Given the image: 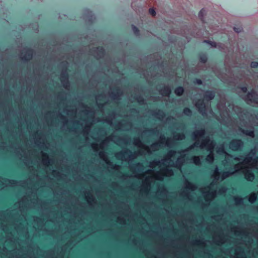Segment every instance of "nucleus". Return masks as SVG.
I'll list each match as a JSON object with an SVG mask.
<instances>
[{"label":"nucleus","instance_id":"f257e3e1","mask_svg":"<svg viewBox=\"0 0 258 258\" xmlns=\"http://www.w3.org/2000/svg\"><path fill=\"white\" fill-rule=\"evenodd\" d=\"M243 162H241L234 165V168L235 170L232 171L234 174L236 173L241 172L243 174L245 179L248 181H252L255 178L254 173L249 169V166H244Z\"/></svg>","mask_w":258,"mask_h":258},{"label":"nucleus","instance_id":"f03ea898","mask_svg":"<svg viewBox=\"0 0 258 258\" xmlns=\"http://www.w3.org/2000/svg\"><path fill=\"white\" fill-rule=\"evenodd\" d=\"M115 157L119 160L128 161L135 159L137 156V153H132L129 150L121 151L115 154Z\"/></svg>","mask_w":258,"mask_h":258},{"label":"nucleus","instance_id":"7ed1b4c3","mask_svg":"<svg viewBox=\"0 0 258 258\" xmlns=\"http://www.w3.org/2000/svg\"><path fill=\"white\" fill-rule=\"evenodd\" d=\"M173 175V171L171 169L166 167L162 168L160 171L155 173L153 177L158 180H162L163 177H170Z\"/></svg>","mask_w":258,"mask_h":258},{"label":"nucleus","instance_id":"20e7f679","mask_svg":"<svg viewBox=\"0 0 258 258\" xmlns=\"http://www.w3.org/2000/svg\"><path fill=\"white\" fill-rule=\"evenodd\" d=\"M242 98L248 104L258 105V95L253 90Z\"/></svg>","mask_w":258,"mask_h":258},{"label":"nucleus","instance_id":"39448f33","mask_svg":"<svg viewBox=\"0 0 258 258\" xmlns=\"http://www.w3.org/2000/svg\"><path fill=\"white\" fill-rule=\"evenodd\" d=\"M243 142L240 139H233L229 143V148L233 151H241L243 147Z\"/></svg>","mask_w":258,"mask_h":258},{"label":"nucleus","instance_id":"423d86ee","mask_svg":"<svg viewBox=\"0 0 258 258\" xmlns=\"http://www.w3.org/2000/svg\"><path fill=\"white\" fill-rule=\"evenodd\" d=\"M195 106L199 112L203 115L207 114L208 111V105L206 104L203 100L199 99L195 103Z\"/></svg>","mask_w":258,"mask_h":258},{"label":"nucleus","instance_id":"0eeeda50","mask_svg":"<svg viewBox=\"0 0 258 258\" xmlns=\"http://www.w3.org/2000/svg\"><path fill=\"white\" fill-rule=\"evenodd\" d=\"M206 134V131L204 128H202L199 130L196 131L192 133L193 140L196 141H199L198 139L204 137Z\"/></svg>","mask_w":258,"mask_h":258},{"label":"nucleus","instance_id":"6e6552de","mask_svg":"<svg viewBox=\"0 0 258 258\" xmlns=\"http://www.w3.org/2000/svg\"><path fill=\"white\" fill-rule=\"evenodd\" d=\"M42 161L43 165L48 167L51 164V159L49 157L48 155L43 152H41Z\"/></svg>","mask_w":258,"mask_h":258},{"label":"nucleus","instance_id":"1a4fd4ad","mask_svg":"<svg viewBox=\"0 0 258 258\" xmlns=\"http://www.w3.org/2000/svg\"><path fill=\"white\" fill-rule=\"evenodd\" d=\"M110 95L112 99L119 100L122 95V92L119 89H116L115 90L111 91Z\"/></svg>","mask_w":258,"mask_h":258},{"label":"nucleus","instance_id":"9d476101","mask_svg":"<svg viewBox=\"0 0 258 258\" xmlns=\"http://www.w3.org/2000/svg\"><path fill=\"white\" fill-rule=\"evenodd\" d=\"M217 192L216 190L208 191L205 193V198L206 201H210L213 200L216 196Z\"/></svg>","mask_w":258,"mask_h":258},{"label":"nucleus","instance_id":"9b49d317","mask_svg":"<svg viewBox=\"0 0 258 258\" xmlns=\"http://www.w3.org/2000/svg\"><path fill=\"white\" fill-rule=\"evenodd\" d=\"M98 155L100 159L103 160L107 164L109 165L112 164L111 162L109 160L106 153L104 151L101 150L99 152Z\"/></svg>","mask_w":258,"mask_h":258},{"label":"nucleus","instance_id":"f8f14e48","mask_svg":"<svg viewBox=\"0 0 258 258\" xmlns=\"http://www.w3.org/2000/svg\"><path fill=\"white\" fill-rule=\"evenodd\" d=\"M95 57L97 59L103 58L105 54L104 49L102 47H98L96 48Z\"/></svg>","mask_w":258,"mask_h":258},{"label":"nucleus","instance_id":"ddd939ff","mask_svg":"<svg viewBox=\"0 0 258 258\" xmlns=\"http://www.w3.org/2000/svg\"><path fill=\"white\" fill-rule=\"evenodd\" d=\"M176 153V152L175 150L169 151L166 154L165 157L162 160V162L170 161L171 159L175 156Z\"/></svg>","mask_w":258,"mask_h":258},{"label":"nucleus","instance_id":"4468645a","mask_svg":"<svg viewBox=\"0 0 258 258\" xmlns=\"http://www.w3.org/2000/svg\"><path fill=\"white\" fill-rule=\"evenodd\" d=\"M171 89L169 86H164L160 91V93L164 96L169 97L171 94Z\"/></svg>","mask_w":258,"mask_h":258},{"label":"nucleus","instance_id":"2eb2a0df","mask_svg":"<svg viewBox=\"0 0 258 258\" xmlns=\"http://www.w3.org/2000/svg\"><path fill=\"white\" fill-rule=\"evenodd\" d=\"M33 52L30 49H27L25 51V54L23 55L22 54V59L24 60H29L32 57Z\"/></svg>","mask_w":258,"mask_h":258},{"label":"nucleus","instance_id":"dca6fc26","mask_svg":"<svg viewBox=\"0 0 258 258\" xmlns=\"http://www.w3.org/2000/svg\"><path fill=\"white\" fill-rule=\"evenodd\" d=\"M215 96V93L213 91H207L205 93L204 98L208 101L212 100Z\"/></svg>","mask_w":258,"mask_h":258},{"label":"nucleus","instance_id":"f3484780","mask_svg":"<svg viewBox=\"0 0 258 258\" xmlns=\"http://www.w3.org/2000/svg\"><path fill=\"white\" fill-rule=\"evenodd\" d=\"M185 188L191 191H195L197 189V186L192 183L186 180L184 183Z\"/></svg>","mask_w":258,"mask_h":258},{"label":"nucleus","instance_id":"a211bd4d","mask_svg":"<svg viewBox=\"0 0 258 258\" xmlns=\"http://www.w3.org/2000/svg\"><path fill=\"white\" fill-rule=\"evenodd\" d=\"M211 140H210L209 137H206L205 139L203 140L201 144L199 143V147L201 149H204L206 148L207 145L211 142Z\"/></svg>","mask_w":258,"mask_h":258},{"label":"nucleus","instance_id":"6ab92c4d","mask_svg":"<svg viewBox=\"0 0 258 258\" xmlns=\"http://www.w3.org/2000/svg\"><path fill=\"white\" fill-rule=\"evenodd\" d=\"M85 199L89 205H91L92 203H95V199L91 193H87L85 196Z\"/></svg>","mask_w":258,"mask_h":258},{"label":"nucleus","instance_id":"aec40b11","mask_svg":"<svg viewBox=\"0 0 258 258\" xmlns=\"http://www.w3.org/2000/svg\"><path fill=\"white\" fill-rule=\"evenodd\" d=\"M112 140V137L111 136L107 137L99 144V148L102 150L104 149L105 146L107 145V143L109 141Z\"/></svg>","mask_w":258,"mask_h":258},{"label":"nucleus","instance_id":"412c9836","mask_svg":"<svg viewBox=\"0 0 258 258\" xmlns=\"http://www.w3.org/2000/svg\"><path fill=\"white\" fill-rule=\"evenodd\" d=\"M202 157L199 156H195L191 158L192 162L197 166H201L202 164L201 158Z\"/></svg>","mask_w":258,"mask_h":258},{"label":"nucleus","instance_id":"4be33fe9","mask_svg":"<svg viewBox=\"0 0 258 258\" xmlns=\"http://www.w3.org/2000/svg\"><path fill=\"white\" fill-rule=\"evenodd\" d=\"M159 143V144H165L166 146H169L170 145V139H165V137L162 135L160 137V140L158 142Z\"/></svg>","mask_w":258,"mask_h":258},{"label":"nucleus","instance_id":"5701e85b","mask_svg":"<svg viewBox=\"0 0 258 258\" xmlns=\"http://www.w3.org/2000/svg\"><path fill=\"white\" fill-rule=\"evenodd\" d=\"M253 160V157L249 154H247L242 161L244 165H248L250 166V164Z\"/></svg>","mask_w":258,"mask_h":258},{"label":"nucleus","instance_id":"b1692460","mask_svg":"<svg viewBox=\"0 0 258 258\" xmlns=\"http://www.w3.org/2000/svg\"><path fill=\"white\" fill-rule=\"evenodd\" d=\"M234 174V172H230L229 171H224L222 173L221 176L220 177V179L223 180L226 178L233 175Z\"/></svg>","mask_w":258,"mask_h":258},{"label":"nucleus","instance_id":"393cba45","mask_svg":"<svg viewBox=\"0 0 258 258\" xmlns=\"http://www.w3.org/2000/svg\"><path fill=\"white\" fill-rule=\"evenodd\" d=\"M61 83L63 84V86L67 88L69 86V83L68 81V77L67 75L64 74H62L61 75Z\"/></svg>","mask_w":258,"mask_h":258},{"label":"nucleus","instance_id":"a878e982","mask_svg":"<svg viewBox=\"0 0 258 258\" xmlns=\"http://www.w3.org/2000/svg\"><path fill=\"white\" fill-rule=\"evenodd\" d=\"M235 258H246L245 254L243 250L236 249L235 252Z\"/></svg>","mask_w":258,"mask_h":258},{"label":"nucleus","instance_id":"bb28decb","mask_svg":"<svg viewBox=\"0 0 258 258\" xmlns=\"http://www.w3.org/2000/svg\"><path fill=\"white\" fill-rule=\"evenodd\" d=\"M221 173L219 171V169L217 167H216L214 171L213 174L212 175V177L216 180H219L220 179Z\"/></svg>","mask_w":258,"mask_h":258},{"label":"nucleus","instance_id":"cd10ccee","mask_svg":"<svg viewBox=\"0 0 258 258\" xmlns=\"http://www.w3.org/2000/svg\"><path fill=\"white\" fill-rule=\"evenodd\" d=\"M216 144L214 141H211L208 145L205 148L210 152H213Z\"/></svg>","mask_w":258,"mask_h":258},{"label":"nucleus","instance_id":"c85d7f7f","mask_svg":"<svg viewBox=\"0 0 258 258\" xmlns=\"http://www.w3.org/2000/svg\"><path fill=\"white\" fill-rule=\"evenodd\" d=\"M183 165V161L182 160L181 157L178 158L177 161H176V163L175 164H173L172 165H171L170 166L171 167H175L177 168H180L181 166Z\"/></svg>","mask_w":258,"mask_h":258},{"label":"nucleus","instance_id":"c756f323","mask_svg":"<svg viewBox=\"0 0 258 258\" xmlns=\"http://www.w3.org/2000/svg\"><path fill=\"white\" fill-rule=\"evenodd\" d=\"M154 115L159 119H162L165 117V114L163 111L161 110H157L154 112Z\"/></svg>","mask_w":258,"mask_h":258},{"label":"nucleus","instance_id":"7c9ffc66","mask_svg":"<svg viewBox=\"0 0 258 258\" xmlns=\"http://www.w3.org/2000/svg\"><path fill=\"white\" fill-rule=\"evenodd\" d=\"M257 199V195L255 193H251L248 197V201L250 203H254Z\"/></svg>","mask_w":258,"mask_h":258},{"label":"nucleus","instance_id":"2f4dec72","mask_svg":"<svg viewBox=\"0 0 258 258\" xmlns=\"http://www.w3.org/2000/svg\"><path fill=\"white\" fill-rule=\"evenodd\" d=\"M133 144L135 146L141 148L143 145L144 144L142 141L139 138H135L134 139Z\"/></svg>","mask_w":258,"mask_h":258},{"label":"nucleus","instance_id":"473e14b6","mask_svg":"<svg viewBox=\"0 0 258 258\" xmlns=\"http://www.w3.org/2000/svg\"><path fill=\"white\" fill-rule=\"evenodd\" d=\"M206 160L210 164H212L214 161V156L213 152H210L206 158Z\"/></svg>","mask_w":258,"mask_h":258},{"label":"nucleus","instance_id":"72a5a7b5","mask_svg":"<svg viewBox=\"0 0 258 258\" xmlns=\"http://www.w3.org/2000/svg\"><path fill=\"white\" fill-rule=\"evenodd\" d=\"M161 164H164V163H163L162 161H153L150 163L149 167L150 168H153L157 166H159Z\"/></svg>","mask_w":258,"mask_h":258},{"label":"nucleus","instance_id":"f704fd0d","mask_svg":"<svg viewBox=\"0 0 258 258\" xmlns=\"http://www.w3.org/2000/svg\"><path fill=\"white\" fill-rule=\"evenodd\" d=\"M185 135L183 133H177L174 135V139L175 140H183L185 139Z\"/></svg>","mask_w":258,"mask_h":258},{"label":"nucleus","instance_id":"c9c22d12","mask_svg":"<svg viewBox=\"0 0 258 258\" xmlns=\"http://www.w3.org/2000/svg\"><path fill=\"white\" fill-rule=\"evenodd\" d=\"M150 186V184L149 182L147 181V179H146V181L143 185V191L145 193L147 194L149 192V188Z\"/></svg>","mask_w":258,"mask_h":258},{"label":"nucleus","instance_id":"e433bc0d","mask_svg":"<svg viewBox=\"0 0 258 258\" xmlns=\"http://www.w3.org/2000/svg\"><path fill=\"white\" fill-rule=\"evenodd\" d=\"M198 146H199V141H197L195 142V143L194 144L190 145L187 149L182 151L181 152H188V151H190V150H192L193 149H194L195 147H198Z\"/></svg>","mask_w":258,"mask_h":258},{"label":"nucleus","instance_id":"4c0bfd02","mask_svg":"<svg viewBox=\"0 0 258 258\" xmlns=\"http://www.w3.org/2000/svg\"><path fill=\"white\" fill-rule=\"evenodd\" d=\"M257 165H258V157H255L254 158L253 157L252 161L250 164V167H249V169L252 168H256V166H257Z\"/></svg>","mask_w":258,"mask_h":258},{"label":"nucleus","instance_id":"58836bf2","mask_svg":"<svg viewBox=\"0 0 258 258\" xmlns=\"http://www.w3.org/2000/svg\"><path fill=\"white\" fill-rule=\"evenodd\" d=\"M184 92V89L182 87H178L175 89L174 92L177 96H181Z\"/></svg>","mask_w":258,"mask_h":258},{"label":"nucleus","instance_id":"ea45409f","mask_svg":"<svg viewBox=\"0 0 258 258\" xmlns=\"http://www.w3.org/2000/svg\"><path fill=\"white\" fill-rule=\"evenodd\" d=\"M160 144L159 142H155L151 145L150 148L153 151H157L159 149Z\"/></svg>","mask_w":258,"mask_h":258},{"label":"nucleus","instance_id":"a19ab883","mask_svg":"<svg viewBox=\"0 0 258 258\" xmlns=\"http://www.w3.org/2000/svg\"><path fill=\"white\" fill-rule=\"evenodd\" d=\"M218 239L216 240V243L218 245H221L225 242V240L224 237L221 235H219L218 236Z\"/></svg>","mask_w":258,"mask_h":258},{"label":"nucleus","instance_id":"79ce46f5","mask_svg":"<svg viewBox=\"0 0 258 258\" xmlns=\"http://www.w3.org/2000/svg\"><path fill=\"white\" fill-rule=\"evenodd\" d=\"M231 231L236 235L244 234L243 231L238 230V228L237 227H233L231 228Z\"/></svg>","mask_w":258,"mask_h":258},{"label":"nucleus","instance_id":"37998d69","mask_svg":"<svg viewBox=\"0 0 258 258\" xmlns=\"http://www.w3.org/2000/svg\"><path fill=\"white\" fill-rule=\"evenodd\" d=\"M242 132L243 134L250 137L253 138L254 137V133L253 131H247L243 130Z\"/></svg>","mask_w":258,"mask_h":258},{"label":"nucleus","instance_id":"c03bdc74","mask_svg":"<svg viewBox=\"0 0 258 258\" xmlns=\"http://www.w3.org/2000/svg\"><path fill=\"white\" fill-rule=\"evenodd\" d=\"M217 152L218 153H224L226 154L227 155L231 156V155H229L228 153H226L223 145H221L218 148Z\"/></svg>","mask_w":258,"mask_h":258},{"label":"nucleus","instance_id":"a18cd8bd","mask_svg":"<svg viewBox=\"0 0 258 258\" xmlns=\"http://www.w3.org/2000/svg\"><path fill=\"white\" fill-rule=\"evenodd\" d=\"M194 244L195 245H196L198 246H205V242L201 240H199V239H197V240H195L194 242Z\"/></svg>","mask_w":258,"mask_h":258},{"label":"nucleus","instance_id":"49530a36","mask_svg":"<svg viewBox=\"0 0 258 258\" xmlns=\"http://www.w3.org/2000/svg\"><path fill=\"white\" fill-rule=\"evenodd\" d=\"M234 201L236 205H240L242 204L243 203V199L240 197H235L234 198Z\"/></svg>","mask_w":258,"mask_h":258},{"label":"nucleus","instance_id":"de8ad7c7","mask_svg":"<svg viewBox=\"0 0 258 258\" xmlns=\"http://www.w3.org/2000/svg\"><path fill=\"white\" fill-rule=\"evenodd\" d=\"M183 113L185 115H187V116H190L191 115V110L188 108V107H185L184 108L183 110Z\"/></svg>","mask_w":258,"mask_h":258},{"label":"nucleus","instance_id":"09e8293b","mask_svg":"<svg viewBox=\"0 0 258 258\" xmlns=\"http://www.w3.org/2000/svg\"><path fill=\"white\" fill-rule=\"evenodd\" d=\"M91 147L93 149V150L95 151V152H98L99 151V149H100L99 148V144H96V143H93L91 145Z\"/></svg>","mask_w":258,"mask_h":258},{"label":"nucleus","instance_id":"8fccbe9b","mask_svg":"<svg viewBox=\"0 0 258 258\" xmlns=\"http://www.w3.org/2000/svg\"><path fill=\"white\" fill-rule=\"evenodd\" d=\"M142 149H144L148 153H151V148L148 146H146L144 144L141 147Z\"/></svg>","mask_w":258,"mask_h":258},{"label":"nucleus","instance_id":"3c124183","mask_svg":"<svg viewBox=\"0 0 258 258\" xmlns=\"http://www.w3.org/2000/svg\"><path fill=\"white\" fill-rule=\"evenodd\" d=\"M205 13H206V10L204 9H203L200 11V12L199 14V16L201 18V19L202 21H203V17H204V15H205Z\"/></svg>","mask_w":258,"mask_h":258},{"label":"nucleus","instance_id":"603ef678","mask_svg":"<svg viewBox=\"0 0 258 258\" xmlns=\"http://www.w3.org/2000/svg\"><path fill=\"white\" fill-rule=\"evenodd\" d=\"M117 222L120 224H125V219L121 217H118L117 218Z\"/></svg>","mask_w":258,"mask_h":258},{"label":"nucleus","instance_id":"864d4df0","mask_svg":"<svg viewBox=\"0 0 258 258\" xmlns=\"http://www.w3.org/2000/svg\"><path fill=\"white\" fill-rule=\"evenodd\" d=\"M132 30L136 35L139 34V30L136 26H132Z\"/></svg>","mask_w":258,"mask_h":258},{"label":"nucleus","instance_id":"5fc2aeb1","mask_svg":"<svg viewBox=\"0 0 258 258\" xmlns=\"http://www.w3.org/2000/svg\"><path fill=\"white\" fill-rule=\"evenodd\" d=\"M149 14L151 15H152V16H155L156 15V12H155V10L153 8H150L149 10Z\"/></svg>","mask_w":258,"mask_h":258},{"label":"nucleus","instance_id":"6e6d98bb","mask_svg":"<svg viewBox=\"0 0 258 258\" xmlns=\"http://www.w3.org/2000/svg\"><path fill=\"white\" fill-rule=\"evenodd\" d=\"M250 67L253 68H257L258 67V62L255 61L251 62Z\"/></svg>","mask_w":258,"mask_h":258},{"label":"nucleus","instance_id":"4d7b16f0","mask_svg":"<svg viewBox=\"0 0 258 258\" xmlns=\"http://www.w3.org/2000/svg\"><path fill=\"white\" fill-rule=\"evenodd\" d=\"M207 57L205 55L202 56L200 57V60L202 62L205 63L207 61Z\"/></svg>","mask_w":258,"mask_h":258},{"label":"nucleus","instance_id":"13d9d810","mask_svg":"<svg viewBox=\"0 0 258 258\" xmlns=\"http://www.w3.org/2000/svg\"><path fill=\"white\" fill-rule=\"evenodd\" d=\"M240 89L241 90V91L243 93H246L247 92V86H242L240 88Z\"/></svg>","mask_w":258,"mask_h":258},{"label":"nucleus","instance_id":"bf43d9fd","mask_svg":"<svg viewBox=\"0 0 258 258\" xmlns=\"http://www.w3.org/2000/svg\"><path fill=\"white\" fill-rule=\"evenodd\" d=\"M135 167L136 168H141L143 167V165L141 163H137L135 164Z\"/></svg>","mask_w":258,"mask_h":258},{"label":"nucleus","instance_id":"052dcab7","mask_svg":"<svg viewBox=\"0 0 258 258\" xmlns=\"http://www.w3.org/2000/svg\"><path fill=\"white\" fill-rule=\"evenodd\" d=\"M256 154V150L255 149H252L248 154L251 155L252 157L254 156Z\"/></svg>","mask_w":258,"mask_h":258},{"label":"nucleus","instance_id":"680f3d73","mask_svg":"<svg viewBox=\"0 0 258 258\" xmlns=\"http://www.w3.org/2000/svg\"><path fill=\"white\" fill-rule=\"evenodd\" d=\"M111 168L114 170H118L119 169V166L115 164L113 165Z\"/></svg>","mask_w":258,"mask_h":258},{"label":"nucleus","instance_id":"e2e57ef3","mask_svg":"<svg viewBox=\"0 0 258 258\" xmlns=\"http://www.w3.org/2000/svg\"><path fill=\"white\" fill-rule=\"evenodd\" d=\"M148 131L153 134H156L157 133V130L156 129H150Z\"/></svg>","mask_w":258,"mask_h":258},{"label":"nucleus","instance_id":"0e129e2a","mask_svg":"<svg viewBox=\"0 0 258 258\" xmlns=\"http://www.w3.org/2000/svg\"><path fill=\"white\" fill-rule=\"evenodd\" d=\"M234 30L237 33H239L241 30V28L235 27V28H234Z\"/></svg>","mask_w":258,"mask_h":258},{"label":"nucleus","instance_id":"69168bd1","mask_svg":"<svg viewBox=\"0 0 258 258\" xmlns=\"http://www.w3.org/2000/svg\"><path fill=\"white\" fill-rule=\"evenodd\" d=\"M10 183L12 185L14 186L16 184L17 182L15 180H11L10 181Z\"/></svg>","mask_w":258,"mask_h":258},{"label":"nucleus","instance_id":"338daca9","mask_svg":"<svg viewBox=\"0 0 258 258\" xmlns=\"http://www.w3.org/2000/svg\"><path fill=\"white\" fill-rule=\"evenodd\" d=\"M153 173V171L151 170H148L146 171L145 172L146 174H152Z\"/></svg>","mask_w":258,"mask_h":258},{"label":"nucleus","instance_id":"774afa93","mask_svg":"<svg viewBox=\"0 0 258 258\" xmlns=\"http://www.w3.org/2000/svg\"><path fill=\"white\" fill-rule=\"evenodd\" d=\"M196 83L199 85H201L202 84V81L200 79L196 80Z\"/></svg>","mask_w":258,"mask_h":258}]
</instances>
